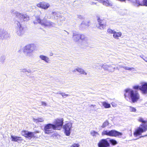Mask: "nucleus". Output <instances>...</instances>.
Listing matches in <instances>:
<instances>
[{
	"label": "nucleus",
	"instance_id": "obj_1",
	"mask_svg": "<svg viewBox=\"0 0 147 147\" xmlns=\"http://www.w3.org/2000/svg\"><path fill=\"white\" fill-rule=\"evenodd\" d=\"M124 94L125 98L127 100H131V102H137L140 98V95L138 92L129 88H127L125 90Z\"/></svg>",
	"mask_w": 147,
	"mask_h": 147
},
{
	"label": "nucleus",
	"instance_id": "obj_2",
	"mask_svg": "<svg viewBox=\"0 0 147 147\" xmlns=\"http://www.w3.org/2000/svg\"><path fill=\"white\" fill-rule=\"evenodd\" d=\"M35 20L34 21L33 23L34 24H39L42 26L46 27H51L52 26L54 23L50 21H48L46 20L44 21L41 20L39 16H36L35 17Z\"/></svg>",
	"mask_w": 147,
	"mask_h": 147
},
{
	"label": "nucleus",
	"instance_id": "obj_3",
	"mask_svg": "<svg viewBox=\"0 0 147 147\" xmlns=\"http://www.w3.org/2000/svg\"><path fill=\"white\" fill-rule=\"evenodd\" d=\"M147 130V123L146 124H141L140 126L136 128L133 133L134 136L136 137L142 134V133Z\"/></svg>",
	"mask_w": 147,
	"mask_h": 147
},
{
	"label": "nucleus",
	"instance_id": "obj_4",
	"mask_svg": "<svg viewBox=\"0 0 147 147\" xmlns=\"http://www.w3.org/2000/svg\"><path fill=\"white\" fill-rule=\"evenodd\" d=\"M102 135H107L109 136L117 137L122 135V133L115 130H111L109 131L104 130L102 132Z\"/></svg>",
	"mask_w": 147,
	"mask_h": 147
},
{
	"label": "nucleus",
	"instance_id": "obj_5",
	"mask_svg": "<svg viewBox=\"0 0 147 147\" xmlns=\"http://www.w3.org/2000/svg\"><path fill=\"white\" fill-rule=\"evenodd\" d=\"M55 125L51 123L46 124L44 127V131L45 134L50 135L53 132V130H56L55 128Z\"/></svg>",
	"mask_w": 147,
	"mask_h": 147
},
{
	"label": "nucleus",
	"instance_id": "obj_6",
	"mask_svg": "<svg viewBox=\"0 0 147 147\" xmlns=\"http://www.w3.org/2000/svg\"><path fill=\"white\" fill-rule=\"evenodd\" d=\"M55 128L56 130H60L63 124V118H57L55 119L54 121Z\"/></svg>",
	"mask_w": 147,
	"mask_h": 147
},
{
	"label": "nucleus",
	"instance_id": "obj_7",
	"mask_svg": "<svg viewBox=\"0 0 147 147\" xmlns=\"http://www.w3.org/2000/svg\"><path fill=\"white\" fill-rule=\"evenodd\" d=\"M16 16L18 19L21 22L27 21L29 20V17L26 14L17 12L16 13Z\"/></svg>",
	"mask_w": 147,
	"mask_h": 147
},
{
	"label": "nucleus",
	"instance_id": "obj_8",
	"mask_svg": "<svg viewBox=\"0 0 147 147\" xmlns=\"http://www.w3.org/2000/svg\"><path fill=\"white\" fill-rule=\"evenodd\" d=\"M23 136L26 138L30 139L32 138H35L36 137L34 136L35 132L28 131L26 130H23L22 131Z\"/></svg>",
	"mask_w": 147,
	"mask_h": 147
},
{
	"label": "nucleus",
	"instance_id": "obj_9",
	"mask_svg": "<svg viewBox=\"0 0 147 147\" xmlns=\"http://www.w3.org/2000/svg\"><path fill=\"white\" fill-rule=\"evenodd\" d=\"M72 127V123L70 122L65 124L63 126L64 132L66 135L69 136L70 134V130Z\"/></svg>",
	"mask_w": 147,
	"mask_h": 147
},
{
	"label": "nucleus",
	"instance_id": "obj_10",
	"mask_svg": "<svg viewBox=\"0 0 147 147\" xmlns=\"http://www.w3.org/2000/svg\"><path fill=\"white\" fill-rule=\"evenodd\" d=\"M35 47L32 44L28 45L26 46L24 49V52L27 55L32 53L34 50Z\"/></svg>",
	"mask_w": 147,
	"mask_h": 147
},
{
	"label": "nucleus",
	"instance_id": "obj_11",
	"mask_svg": "<svg viewBox=\"0 0 147 147\" xmlns=\"http://www.w3.org/2000/svg\"><path fill=\"white\" fill-rule=\"evenodd\" d=\"M108 139V138H107ZM107 139H103L100 140L98 143V147H109L110 146V144Z\"/></svg>",
	"mask_w": 147,
	"mask_h": 147
},
{
	"label": "nucleus",
	"instance_id": "obj_12",
	"mask_svg": "<svg viewBox=\"0 0 147 147\" xmlns=\"http://www.w3.org/2000/svg\"><path fill=\"white\" fill-rule=\"evenodd\" d=\"M97 20L98 22L99 26L98 28L100 29H104L106 26V22H104V20H102L99 17H97Z\"/></svg>",
	"mask_w": 147,
	"mask_h": 147
},
{
	"label": "nucleus",
	"instance_id": "obj_13",
	"mask_svg": "<svg viewBox=\"0 0 147 147\" xmlns=\"http://www.w3.org/2000/svg\"><path fill=\"white\" fill-rule=\"evenodd\" d=\"M36 6L38 7L46 9H48L50 7V5L48 3L42 1L37 4Z\"/></svg>",
	"mask_w": 147,
	"mask_h": 147
},
{
	"label": "nucleus",
	"instance_id": "obj_14",
	"mask_svg": "<svg viewBox=\"0 0 147 147\" xmlns=\"http://www.w3.org/2000/svg\"><path fill=\"white\" fill-rule=\"evenodd\" d=\"M139 90L142 91V93L145 94L147 93V83H145L140 87Z\"/></svg>",
	"mask_w": 147,
	"mask_h": 147
},
{
	"label": "nucleus",
	"instance_id": "obj_15",
	"mask_svg": "<svg viewBox=\"0 0 147 147\" xmlns=\"http://www.w3.org/2000/svg\"><path fill=\"white\" fill-rule=\"evenodd\" d=\"M20 26V27H19V29L17 31V33L18 36H21L24 34L25 32V30L21 26V25Z\"/></svg>",
	"mask_w": 147,
	"mask_h": 147
},
{
	"label": "nucleus",
	"instance_id": "obj_16",
	"mask_svg": "<svg viewBox=\"0 0 147 147\" xmlns=\"http://www.w3.org/2000/svg\"><path fill=\"white\" fill-rule=\"evenodd\" d=\"M72 38L73 40L75 42L78 41L80 39V34L74 33L73 34Z\"/></svg>",
	"mask_w": 147,
	"mask_h": 147
},
{
	"label": "nucleus",
	"instance_id": "obj_17",
	"mask_svg": "<svg viewBox=\"0 0 147 147\" xmlns=\"http://www.w3.org/2000/svg\"><path fill=\"white\" fill-rule=\"evenodd\" d=\"M11 138L12 139V141L14 142L21 141L23 140L22 139V138L20 137L14 136H11Z\"/></svg>",
	"mask_w": 147,
	"mask_h": 147
},
{
	"label": "nucleus",
	"instance_id": "obj_18",
	"mask_svg": "<svg viewBox=\"0 0 147 147\" xmlns=\"http://www.w3.org/2000/svg\"><path fill=\"white\" fill-rule=\"evenodd\" d=\"M103 5L106 6H111L112 4L109 0H103L102 3Z\"/></svg>",
	"mask_w": 147,
	"mask_h": 147
},
{
	"label": "nucleus",
	"instance_id": "obj_19",
	"mask_svg": "<svg viewBox=\"0 0 147 147\" xmlns=\"http://www.w3.org/2000/svg\"><path fill=\"white\" fill-rule=\"evenodd\" d=\"M122 35V33L120 32H117L115 31L113 34V37L116 39H118L119 37H120Z\"/></svg>",
	"mask_w": 147,
	"mask_h": 147
},
{
	"label": "nucleus",
	"instance_id": "obj_20",
	"mask_svg": "<svg viewBox=\"0 0 147 147\" xmlns=\"http://www.w3.org/2000/svg\"><path fill=\"white\" fill-rule=\"evenodd\" d=\"M39 57L42 60L44 61L47 63H49V58L43 55H40Z\"/></svg>",
	"mask_w": 147,
	"mask_h": 147
},
{
	"label": "nucleus",
	"instance_id": "obj_21",
	"mask_svg": "<svg viewBox=\"0 0 147 147\" xmlns=\"http://www.w3.org/2000/svg\"><path fill=\"white\" fill-rule=\"evenodd\" d=\"M76 70L82 74L85 75L87 74V73L84 70L80 68H78L76 69Z\"/></svg>",
	"mask_w": 147,
	"mask_h": 147
},
{
	"label": "nucleus",
	"instance_id": "obj_22",
	"mask_svg": "<svg viewBox=\"0 0 147 147\" xmlns=\"http://www.w3.org/2000/svg\"><path fill=\"white\" fill-rule=\"evenodd\" d=\"M109 141L110 144L113 146H115L117 144V142L116 140L114 139H110L109 140Z\"/></svg>",
	"mask_w": 147,
	"mask_h": 147
},
{
	"label": "nucleus",
	"instance_id": "obj_23",
	"mask_svg": "<svg viewBox=\"0 0 147 147\" xmlns=\"http://www.w3.org/2000/svg\"><path fill=\"white\" fill-rule=\"evenodd\" d=\"M102 104L105 108H108L111 107L110 105L106 102H102Z\"/></svg>",
	"mask_w": 147,
	"mask_h": 147
},
{
	"label": "nucleus",
	"instance_id": "obj_24",
	"mask_svg": "<svg viewBox=\"0 0 147 147\" xmlns=\"http://www.w3.org/2000/svg\"><path fill=\"white\" fill-rule=\"evenodd\" d=\"M109 123L107 121H106L102 124V128H104L109 125Z\"/></svg>",
	"mask_w": 147,
	"mask_h": 147
},
{
	"label": "nucleus",
	"instance_id": "obj_25",
	"mask_svg": "<svg viewBox=\"0 0 147 147\" xmlns=\"http://www.w3.org/2000/svg\"><path fill=\"white\" fill-rule=\"evenodd\" d=\"M138 120L139 122L144 123V124H146L147 123V121L144 120L142 118H140Z\"/></svg>",
	"mask_w": 147,
	"mask_h": 147
},
{
	"label": "nucleus",
	"instance_id": "obj_26",
	"mask_svg": "<svg viewBox=\"0 0 147 147\" xmlns=\"http://www.w3.org/2000/svg\"><path fill=\"white\" fill-rule=\"evenodd\" d=\"M80 39L82 40H85L86 38L84 34H80Z\"/></svg>",
	"mask_w": 147,
	"mask_h": 147
},
{
	"label": "nucleus",
	"instance_id": "obj_27",
	"mask_svg": "<svg viewBox=\"0 0 147 147\" xmlns=\"http://www.w3.org/2000/svg\"><path fill=\"white\" fill-rule=\"evenodd\" d=\"M80 145L78 143H74L70 147H80Z\"/></svg>",
	"mask_w": 147,
	"mask_h": 147
},
{
	"label": "nucleus",
	"instance_id": "obj_28",
	"mask_svg": "<svg viewBox=\"0 0 147 147\" xmlns=\"http://www.w3.org/2000/svg\"><path fill=\"white\" fill-rule=\"evenodd\" d=\"M140 4L141 5L147 6V0H143V3Z\"/></svg>",
	"mask_w": 147,
	"mask_h": 147
},
{
	"label": "nucleus",
	"instance_id": "obj_29",
	"mask_svg": "<svg viewBox=\"0 0 147 147\" xmlns=\"http://www.w3.org/2000/svg\"><path fill=\"white\" fill-rule=\"evenodd\" d=\"M130 111L131 112H135L136 111V109L134 107H129Z\"/></svg>",
	"mask_w": 147,
	"mask_h": 147
},
{
	"label": "nucleus",
	"instance_id": "obj_30",
	"mask_svg": "<svg viewBox=\"0 0 147 147\" xmlns=\"http://www.w3.org/2000/svg\"><path fill=\"white\" fill-rule=\"evenodd\" d=\"M114 32V31L110 28H109L107 30V32L109 34H113Z\"/></svg>",
	"mask_w": 147,
	"mask_h": 147
},
{
	"label": "nucleus",
	"instance_id": "obj_31",
	"mask_svg": "<svg viewBox=\"0 0 147 147\" xmlns=\"http://www.w3.org/2000/svg\"><path fill=\"white\" fill-rule=\"evenodd\" d=\"M60 94L63 97H65L69 96L68 94H65L64 93H61Z\"/></svg>",
	"mask_w": 147,
	"mask_h": 147
},
{
	"label": "nucleus",
	"instance_id": "obj_32",
	"mask_svg": "<svg viewBox=\"0 0 147 147\" xmlns=\"http://www.w3.org/2000/svg\"><path fill=\"white\" fill-rule=\"evenodd\" d=\"M91 134L92 136H94L97 134L98 133L95 131H93L91 132Z\"/></svg>",
	"mask_w": 147,
	"mask_h": 147
},
{
	"label": "nucleus",
	"instance_id": "obj_33",
	"mask_svg": "<svg viewBox=\"0 0 147 147\" xmlns=\"http://www.w3.org/2000/svg\"><path fill=\"white\" fill-rule=\"evenodd\" d=\"M140 87H139V86L138 85H136V86H134L133 87V88L134 89H136V90L138 89H139Z\"/></svg>",
	"mask_w": 147,
	"mask_h": 147
},
{
	"label": "nucleus",
	"instance_id": "obj_34",
	"mask_svg": "<svg viewBox=\"0 0 147 147\" xmlns=\"http://www.w3.org/2000/svg\"><path fill=\"white\" fill-rule=\"evenodd\" d=\"M42 105L45 106H46V103L45 102H42Z\"/></svg>",
	"mask_w": 147,
	"mask_h": 147
},
{
	"label": "nucleus",
	"instance_id": "obj_35",
	"mask_svg": "<svg viewBox=\"0 0 147 147\" xmlns=\"http://www.w3.org/2000/svg\"><path fill=\"white\" fill-rule=\"evenodd\" d=\"M147 136V135H145L141 136L140 137V138H141L142 137H146V136Z\"/></svg>",
	"mask_w": 147,
	"mask_h": 147
},
{
	"label": "nucleus",
	"instance_id": "obj_36",
	"mask_svg": "<svg viewBox=\"0 0 147 147\" xmlns=\"http://www.w3.org/2000/svg\"><path fill=\"white\" fill-rule=\"evenodd\" d=\"M39 120H40V119H39ZM39 119H36V121H37L38 122H42V121H40V120H38Z\"/></svg>",
	"mask_w": 147,
	"mask_h": 147
},
{
	"label": "nucleus",
	"instance_id": "obj_37",
	"mask_svg": "<svg viewBox=\"0 0 147 147\" xmlns=\"http://www.w3.org/2000/svg\"><path fill=\"white\" fill-rule=\"evenodd\" d=\"M95 105H91L90 107H95Z\"/></svg>",
	"mask_w": 147,
	"mask_h": 147
},
{
	"label": "nucleus",
	"instance_id": "obj_38",
	"mask_svg": "<svg viewBox=\"0 0 147 147\" xmlns=\"http://www.w3.org/2000/svg\"><path fill=\"white\" fill-rule=\"evenodd\" d=\"M36 132L37 133H39V131H36Z\"/></svg>",
	"mask_w": 147,
	"mask_h": 147
},
{
	"label": "nucleus",
	"instance_id": "obj_39",
	"mask_svg": "<svg viewBox=\"0 0 147 147\" xmlns=\"http://www.w3.org/2000/svg\"><path fill=\"white\" fill-rule=\"evenodd\" d=\"M144 60L145 61L147 62V59H144Z\"/></svg>",
	"mask_w": 147,
	"mask_h": 147
},
{
	"label": "nucleus",
	"instance_id": "obj_40",
	"mask_svg": "<svg viewBox=\"0 0 147 147\" xmlns=\"http://www.w3.org/2000/svg\"><path fill=\"white\" fill-rule=\"evenodd\" d=\"M113 103L111 104H112V106H115V105H113Z\"/></svg>",
	"mask_w": 147,
	"mask_h": 147
}]
</instances>
